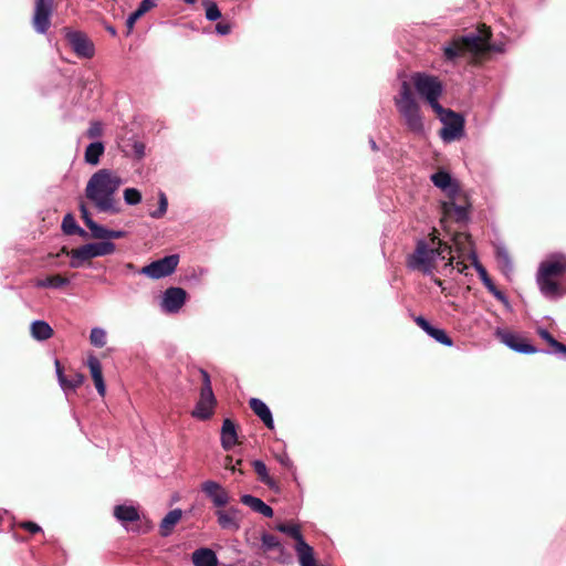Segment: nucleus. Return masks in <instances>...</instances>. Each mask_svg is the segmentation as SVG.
<instances>
[{
  "mask_svg": "<svg viewBox=\"0 0 566 566\" xmlns=\"http://www.w3.org/2000/svg\"><path fill=\"white\" fill-rule=\"evenodd\" d=\"M491 40V28L481 23L478 25L476 32L453 36L443 46V56L447 61L453 63L460 57L469 56L470 64L480 65L483 57L494 50Z\"/></svg>",
  "mask_w": 566,
  "mask_h": 566,
  "instance_id": "1",
  "label": "nucleus"
},
{
  "mask_svg": "<svg viewBox=\"0 0 566 566\" xmlns=\"http://www.w3.org/2000/svg\"><path fill=\"white\" fill-rule=\"evenodd\" d=\"M122 178L111 169H99L88 179L85 187V197L93 203L98 212L117 214L120 212V201L117 191L122 186Z\"/></svg>",
  "mask_w": 566,
  "mask_h": 566,
  "instance_id": "2",
  "label": "nucleus"
},
{
  "mask_svg": "<svg viewBox=\"0 0 566 566\" xmlns=\"http://www.w3.org/2000/svg\"><path fill=\"white\" fill-rule=\"evenodd\" d=\"M537 284L548 298H559L566 294V256L557 254L541 263Z\"/></svg>",
  "mask_w": 566,
  "mask_h": 566,
  "instance_id": "3",
  "label": "nucleus"
},
{
  "mask_svg": "<svg viewBox=\"0 0 566 566\" xmlns=\"http://www.w3.org/2000/svg\"><path fill=\"white\" fill-rule=\"evenodd\" d=\"M395 103L407 128L415 134H422L423 120L420 113V106L416 101L408 82L403 81L401 83L400 92L395 98Z\"/></svg>",
  "mask_w": 566,
  "mask_h": 566,
  "instance_id": "4",
  "label": "nucleus"
},
{
  "mask_svg": "<svg viewBox=\"0 0 566 566\" xmlns=\"http://www.w3.org/2000/svg\"><path fill=\"white\" fill-rule=\"evenodd\" d=\"M437 237H432L430 242L426 240H419L412 254L408 256L407 265L412 269L420 271L424 274H430L434 269V261L437 256H443V251L434 249Z\"/></svg>",
  "mask_w": 566,
  "mask_h": 566,
  "instance_id": "5",
  "label": "nucleus"
},
{
  "mask_svg": "<svg viewBox=\"0 0 566 566\" xmlns=\"http://www.w3.org/2000/svg\"><path fill=\"white\" fill-rule=\"evenodd\" d=\"M411 81L417 93L427 101L434 112H443V106L439 104L443 86L437 76L418 72L411 76Z\"/></svg>",
  "mask_w": 566,
  "mask_h": 566,
  "instance_id": "6",
  "label": "nucleus"
},
{
  "mask_svg": "<svg viewBox=\"0 0 566 566\" xmlns=\"http://www.w3.org/2000/svg\"><path fill=\"white\" fill-rule=\"evenodd\" d=\"M199 374L201 376V387L199 392V399L191 411V416L196 419L206 421L209 420L213 413L214 408L217 406V399L214 397L211 379L208 371L202 368H199Z\"/></svg>",
  "mask_w": 566,
  "mask_h": 566,
  "instance_id": "7",
  "label": "nucleus"
},
{
  "mask_svg": "<svg viewBox=\"0 0 566 566\" xmlns=\"http://www.w3.org/2000/svg\"><path fill=\"white\" fill-rule=\"evenodd\" d=\"M434 113L443 123L440 136L444 142L458 140L464 135V118L461 114L444 107L443 112Z\"/></svg>",
  "mask_w": 566,
  "mask_h": 566,
  "instance_id": "8",
  "label": "nucleus"
},
{
  "mask_svg": "<svg viewBox=\"0 0 566 566\" xmlns=\"http://www.w3.org/2000/svg\"><path fill=\"white\" fill-rule=\"evenodd\" d=\"M54 7L55 0H34L32 27L35 32L45 34L49 31Z\"/></svg>",
  "mask_w": 566,
  "mask_h": 566,
  "instance_id": "9",
  "label": "nucleus"
},
{
  "mask_svg": "<svg viewBox=\"0 0 566 566\" xmlns=\"http://www.w3.org/2000/svg\"><path fill=\"white\" fill-rule=\"evenodd\" d=\"M62 32L65 35L67 44L77 56L85 59L94 56V44L84 32L74 31L67 27L63 28Z\"/></svg>",
  "mask_w": 566,
  "mask_h": 566,
  "instance_id": "10",
  "label": "nucleus"
},
{
  "mask_svg": "<svg viewBox=\"0 0 566 566\" xmlns=\"http://www.w3.org/2000/svg\"><path fill=\"white\" fill-rule=\"evenodd\" d=\"M178 263L179 256L177 254H170L144 266L140 273L150 279L165 277L175 272Z\"/></svg>",
  "mask_w": 566,
  "mask_h": 566,
  "instance_id": "11",
  "label": "nucleus"
},
{
  "mask_svg": "<svg viewBox=\"0 0 566 566\" xmlns=\"http://www.w3.org/2000/svg\"><path fill=\"white\" fill-rule=\"evenodd\" d=\"M469 208L470 203L468 198L461 193V190L459 191V195H454L453 198H449L448 201L442 203L443 214L457 222L468 220Z\"/></svg>",
  "mask_w": 566,
  "mask_h": 566,
  "instance_id": "12",
  "label": "nucleus"
},
{
  "mask_svg": "<svg viewBox=\"0 0 566 566\" xmlns=\"http://www.w3.org/2000/svg\"><path fill=\"white\" fill-rule=\"evenodd\" d=\"M201 491L211 500L216 507L221 509L230 503L229 492L218 482L208 480L201 484Z\"/></svg>",
  "mask_w": 566,
  "mask_h": 566,
  "instance_id": "13",
  "label": "nucleus"
},
{
  "mask_svg": "<svg viewBox=\"0 0 566 566\" xmlns=\"http://www.w3.org/2000/svg\"><path fill=\"white\" fill-rule=\"evenodd\" d=\"M496 336L503 344H505L511 349H513L517 353H523V354L537 353V349L533 345H531L524 337H522L517 334L497 329Z\"/></svg>",
  "mask_w": 566,
  "mask_h": 566,
  "instance_id": "14",
  "label": "nucleus"
},
{
  "mask_svg": "<svg viewBox=\"0 0 566 566\" xmlns=\"http://www.w3.org/2000/svg\"><path fill=\"white\" fill-rule=\"evenodd\" d=\"M216 516L222 530L238 531L240 528L241 512L239 509L231 506L224 510L221 507L216 511Z\"/></svg>",
  "mask_w": 566,
  "mask_h": 566,
  "instance_id": "15",
  "label": "nucleus"
},
{
  "mask_svg": "<svg viewBox=\"0 0 566 566\" xmlns=\"http://www.w3.org/2000/svg\"><path fill=\"white\" fill-rule=\"evenodd\" d=\"M187 292L181 287H168L164 293L163 307L168 313L178 312L185 304Z\"/></svg>",
  "mask_w": 566,
  "mask_h": 566,
  "instance_id": "16",
  "label": "nucleus"
},
{
  "mask_svg": "<svg viewBox=\"0 0 566 566\" xmlns=\"http://www.w3.org/2000/svg\"><path fill=\"white\" fill-rule=\"evenodd\" d=\"M55 369L59 382L64 390H75L84 382V375L74 370H71L69 375L64 374L63 367L60 360H55Z\"/></svg>",
  "mask_w": 566,
  "mask_h": 566,
  "instance_id": "17",
  "label": "nucleus"
},
{
  "mask_svg": "<svg viewBox=\"0 0 566 566\" xmlns=\"http://www.w3.org/2000/svg\"><path fill=\"white\" fill-rule=\"evenodd\" d=\"M433 185L441 190L446 191L448 198H453L459 195L460 188L458 184L451 178L450 174L444 170H439L431 176Z\"/></svg>",
  "mask_w": 566,
  "mask_h": 566,
  "instance_id": "18",
  "label": "nucleus"
},
{
  "mask_svg": "<svg viewBox=\"0 0 566 566\" xmlns=\"http://www.w3.org/2000/svg\"><path fill=\"white\" fill-rule=\"evenodd\" d=\"M472 264L478 271V274L483 282L484 286L488 289V291L493 294L494 297H496L499 301H504L505 295L503 292H501L495 284L493 283L492 279L490 277L486 269L479 262L478 256L475 253H472Z\"/></svg>",
  "mask_w": 566,
  "mask_h": 566,
  "instance_id": "19",
  "label": "nucleus"
},
{
  "mask_svg": "<svg viewBox=\"0 0 566 566\" xmlns=\"http://www.w3.org/2000/svg\"><path fill=\"white\" fill-rule=\"evenodd\" d=\"M238 444L237 424L231 419L223 420L221 428V446L226 451Z\"/></svg>",
  "mask_w": 566,
  "mask_h": 566,
  "instance_id": "20",
  "label": "nucleus"
},
{
  "mask_svg": "<svg viewBox=\"0 0 566 566\" xmlns=\"http://www.w3.org/2000/svg\"><path fill=\"white\" fill-rule=\"evenodd\" d=\"M87 366L90 368V373L98 395L104 397L106 394V385L103 378L102 365L99 360L95 356H91L87 359Z\"/></svg>",
  "mask_w": 566,
  "mask_h": 566,
  "instance_id": "21",
  "label": "nucleus"
},
{
  "mask_svg": "<svg viewBox=\"0 0 566 566\" xmlns=\"http://www.w3.org/2000/svg\"><path fill=\"white\" fill-rule=\"evenodd\" d=\"M249 406L252 411L262 420L266 428L273 429L274 422L269 407L259 398H251Z\"/></svg>",
  "mask_w": 566,
  "mask_h": 566,
  "instance_id": "22",
  "label": "nucleus"
},
{
  "mask_svg": "<svg viewBox=\"0 0 566 566\" xmlns=\"http://www.w3.org/2000/svg\"><path fill=\"white\" fill-rule=\"evenodd\" d=\"M113 514L123 525H126L127 523H135L140 520L137 507L133 505H116Z\"/></svg>",
  "mask_w": 566,
  "mask_h": 566,
  "instance_id": "23",
  "label": "nucleus"
},
{
  "mask_svg": "<svg viewBox=\"0 0 566 566\" xmlns=\"http://www.w3.org/2000/svg\"><path fill=\"white\" fill-rule=\"evenodd\" d=\"M181 517L182 511L180 509H175L168 512V514L160 522L159 534L163 537L169 536Z\"/></svg>",
  "mask_w": 566,
  "mask_h": 566,
  "instance_id": "24",
  "label": "nucleus"
},
{
  "mask_svg": "<svg viewBox=\"0 0 566 566\" xmlns=\"http://www.w3.org/2000/svg\"><path fill=\"white\" fill-rule=\"evenodd\" d=\"M240 501L251 507L254 512H258L262 514L265 517H272L273 516V509L265 504L261 499L255 497L250 494H244L241 496Z\"/></svg>",
  "mask_w": 566,
  "mask_h": 566,
  "instance_id": "25",
  "label": "nucleus"
},
{
  "mask_svg": "<svg viewBox=\"0 0 566 566\" xmlns=\"http://www.w3.org/2000/svg\"><path fill=\"white\" fill-rule=\"evenodd\" d=\"M195 566H218L216 553L210 548H199L192 553Z\"/></svg>",
  "mask_w": 566,
  "mask_h": 566,
  "instance_id": "26",
  "label": "nucleus"
},
{
  "mask_svg": "<svg viewBox=\"0 0 566 566\" xmlns=\"http://www.w3.org/2000/svg\"><path fill=\"white\" fill-rule=\"evenodd\" d=\"M294 548L301 566H317L314 549L305 541L295 543Z\"/></svg>",
  "mask_w": 566,
  "mask_h": 566,
  "instance_id": "27",
  "label": "nucleus"
},
{
  "mask_svg": "<svg viewBox=\"0 0 566 566\" xmlns=\"http://www.w3.org/2000/svg\"><path fill=\"white\" fill-rule=\"evenodd\" d=\"M452 240L457 251L462 255L467 254L472 261V253L475 252L473 251L471 235L464 232H455Z\"/></svg>",
  "mask_w": 566,
  "mask_h": 566,
  "instance_id": "28",
  "label": "nucleus"
},
{
  "mask_svg": "<svg viewBox=\"0 0 566 566\" xmlns=\"http://www.w3.org/2000/svg\"><path fill=\"white\" fill-rule=\"evenodd\" d=\"M71 268L77 269L82 265V262L93 259L88 244H84L80 248L72 249L70 252Z\"/></svg>",
  "mask_w": 566,
  "mask_h": 566,
  "instance_id": "29",
  "label": "nucleus"
},
{
  "mask_svg": "<svg viewBox=\"0 0 566 566\" xmlns=\"http://www.w3.org/2000/svg\"><path fill=\"white\" fill-rule=\"evenodd\" d=\"M52 327L44 321H34L31 324V335L36 340H46L53 336Z\"/></svg>",
  "mask_w": 566,
  "mask_h": 566,
  "instance_id": "30",
  "label": "nucleus"
},
{
  "mask_svg": "<svg viewBox=\"0 0 566 566\" xmlns=\"http://www.w3.org/2000/svg\"><path fill=\"white\" fill-rule=\"evenodd\" d=\"M105 147L102 142L91 143L84 154V159L90 165H97L99 163L101 156L104 154Z\"/></svg>",
  "mask_w": 566,
  "mask_h": 566,
  "instance_id": "31",
  "label": "nucleus"
},
{
  "mask_svg": "<svg viewBox=\"0 0 566 566\" xmlns=\"http://www.w3.org/2000/svg\"><path fill=\"white\" fill-rule=\"evenodd\" d=\"M252 467L258 474L259 480L271 490L277 489L276 482L269 475L265 463L261 460L252 461Z\"/></svg>",
  "mask_w": 566,
  "mask_h": 566,
  "instance_id": "32",
  "label": "nucleus"
},
{
  "mask_svg": "<svg viewBox=\"0 0 566 566\" xmlns=\"http://www.w3.org/2000/svg\"><path fill=\"white\" fill-rule=\"evenodd\" d=\"M62 230L67 235L78 234L80 237L86 238L87 232L83 230L75 221L71 213H67L62 221Z\"/></svg>",
  "mask_w": 566,
  "mask_h": 566,
  "instance_id": "33",
  "label": "nucleus"
},
{
  "mask_svg": "<svg viewBox=\"0 0 566 566\" xmlns=\"http://www.w3.org/2000/svg\"><path fill=\"white\" fill-rule=\"evenodd\" d=\"M537 334L551 346L553 353L566 355V345L556 340L548 331L538 328Z\"/></svg>",
  "mask_w": 566,
  "mask_h": 566,
  "instance_id": "34",
  "label": "nucleus"
},
{
  "mask_svg": "<svg viewBox=\"0 0 566 566\" xmlns=\"http://www.w3.org/2000/svg\"><path fill=\"white\" fill-rule=\"evenodd\" d=\"M88 247L93 258L108 255L115 251V244L111 241L88 243Z\"/></svg>",
  "mask_w": 566,
  "mask_h": 566,
  "instance_id": "35",
  "label": "nucleus"
},
{
  "mask_svg": "<svg viewBox=\"0 0 566 566\" xmlns=\"http://www.w3.org/2000/svg\"><path fill=\"white\" fill-rule=\"evenodd\" d=\"M275 530L289 535L290 537L295 539L296 543L305 541L301 533L300 526L296 524L279 523L277 525H275Z\"/></svg>",
  "mask_w": 566,
  "mask_h": 566,
  "instance_id": "36",
  "label": "nucleus"
},
{
  "mask_svg": "<svg viewBox=\"0 0 566 566\" xmlns=\"http://www.w3.org/2000/svg\"><path fill=\"white\" fill-rule=\"evenodd\" d=\"M66 284H69L67 277H65L61 274H54V275L46 276L44 280L38 281L36 286L59 289Z\"/></svg>",
  "mask_w": 566,
  "mask_h": 566,
  "instance_id": "37",
  "label": "nucleus"
},
{
  "mask_svg": "<svg viewBox=\"0 0 566 566\" xmlns=\"http://www.w3.org/2000/svg\"><path fill=\"white\" fill-rule=\"evenodd\" d=\"M426 333L440 344L447 346H451L453 344L452 339L447 335V333L443 329L430 325Z\"/></svg>",
  "mask_w": 566,
  "mask_h": 566,
  "instance_id": "38",
  "label": "nucleus"
},
{
  "mask_svg": "<svg viewBox=\"0 0 566 566\" xmlns=\"http://www.w3.org/2000/svg\"><path fill=\"white\" fill-rule=\"evenodd\" d=\"M261 541H262V547L265 551L277 549V551L282 552V545L276 536H274L272 534L264 533L261 537Z\"/></svg>",
  "mask_w": 566,
  "mask_h": 566,
  "instance_id": "39",
  "label": "nucleus"
},
{
  "mask_svg": "<svg viewBox=\"0 0 566 566\" xmlns=\"http://www.w3.org/2000/svg\"><path fill=\"white\" fill-rule=\"evenodd\" d=\"M90 342L95 347H104L106 344V333L104 329L95 327L91 331Z\"/></svg>",
  "mask_w": 566,
  "mask_h": 566,
  "instance_id": "40",
  "label": "nucleus"
},
{
  "mask_svg": "<svg viewBox=\"0 0 566 566\" xmlns=\"http://www.w3.org/2000/svg\"><path fill=\"white\" fill-rule=\"evenodd\" d=\"M168 208V200L164 192L159 193V202H158V209L155 211H151L149 214L151 218L159 219L165 216Z\"/></svg>",
  "mask_w": 566,
  "mask_h": 566,
  "instance_id": "41",
  "label": "nucleus"
},
{
  "mask_svg": "<svg viewBox=\"0 0 566 566\" xmlns=\"http://www.w3.org/2000/svg\"><path fill=\"white\" fill-rule=\"evenodd\" d=\"M205 7H206V18L209 21H216L221 18V11L219 10L216 2L207 1L205 3Z\"/></svg>",
  "mask_w": 566,
  "mask_h": 566,
  "instance_id": "42",
  "label": "nucleus"
},
{
  "mask_svg": "<svg viewBox=\"0 0 566 566\" xmlns=\"http://www.w3.org/2000/svg\"><path fill=\"white\" fill-rule=\"evenodd\" d=\"M87 228L91 230L93 238L99 240L107 239L108 229L99 226L95 221H90V226Z\"/></svg>",
  "mask_w": 566,
  "mask_h": 566,
  "instance_id": "43",
  "label": "nucleus"
},
{
  "mask_svg": "<svg viewBox=\"0 0 566 566\" xmlns=\"http://www.w3.org/2000/svg\"><path fill=\"white\" fill-rule=\"evenodd\" d=\"M124 199L128 205H137L142 201V193L135 188H126L124 190Z\"/></svg>",
  "mask_w": 566,
  "mask_h": 566,
  "instance_id": "44",
  "label": "nucleus"
},
{
  "mask_svg": "<svg viewBox=\"0 0 566 566\" xmlns=\"http://www.w3.org/2000/svg\"><path fill=\"white\" fill-rule=\"evenodd\" d=\"M103 134V127L99 122H91L88 129L86 130V137L94 139L101 137Z\"/></svg>",
  "mask_w": 566,
  "mask_h": 566,
  "instance_id": "45",
  "label": "nucleus"
},
{
  "mask_svg": "<svg viewBox=\"0 0 566 566\" xmlns=\"http://www.w3.org/2000/svg\"><path fill=\"white\" fill-rule=\"evenodd\" d=\"M15 525L31 534H36L42 531V528L36 523H34L32 521L19 522Z\"/></svg>",
  "mask_w": 566,
  "mask_h": 566,
  "instance_id": "46",
  "label": "nucleus"
},
{
  "mask_svg": "<svg viewBox=\"0 0 566 566\" xmlns=\"http://www.w3.org/2000/svg\"><path fill=\"white\" fill-rule=\"evenodd\" d=\"M156 7L155 0H143L135 12L142 18L148 11Z\"/></svg>",
  "mask_w": 566,
  "mask_h": 566,
  "instance_id": "47",
  "label": "nucleus"
},
{
  "mask_svg": "<svg viewBox=\"0 0 566 566\" xmlns=\"http://www.w3.org/2000/svg\"><path fill=\"white\" fill-rule=\"evenodd\" d=\"M496 258H497L499 263L503 268H511V259H510L509 253L505 250L499 249L496 252Z\"/></svg>",
  "mask_w": 566,
  "mask_h": 566,
  "instance_id": "48",
  "label": "nucleus"
},
{
  "mask_svg": "<svg viewBox=\"0 0 566 566\" xmlns=\"http://www.w3.org/2000/svg\"><path fill=\"white\" fill-rule=\"evenodd\" d=\"M231 30H232V24L229 22L221 21L216 24V31L221 35L229 34L231 32Z\"/></svg>",
  "mask_w": 566,
  "mask_h": 566,
  "instance_id": "49",
  "label": "nucleus"
},
{
  "mask_svg": "<svg viewBox=\"0 0 566 566\" xmlns=\"http://www.w3.org/2000/svg\"><path fill=\"white\" fill-rule=\"evenodd\" d=\"M81 218L83 219L86 227L90 226V221H94L84 203L80 205Z\"/></svg>",
  "mask_w": 566,
  "mask_h": 566,
  "instance_id": "50",
  "label": "nucleus"
},
{
  "mask_svg": "<svg viewBox=\"0 0 566 566\" xmlns=\"http://www.w3.org/2000/svg\"><path fill=\"white\" fill-rule=\"evenodd\" d=\"M140 19V17L134 11L129 14V17L126 20V27L128 32H130L136 23V21Z\"/></svg>",
  "mask_w": 566,
  "mask_h": 566,
  "instance_id": "51",
  "label": "nucleus"
},
{
  "mask_svg": "<svg viewBox=\"0 0 566 566\" xmlns=\"http://www.w3.org/2000/svg\"><path fill=\"white\" fill-rule=\"evenodd\" d=\"M134 154L137 158H143L145 155V145L143 143L136 142L133 145Z\"/></svg>",
  "mask_w": 566,
  "mask_h": 566,
  "instance_id": "52",
  "label": "nucleus"
},
{
  "mask_svg": "<svg viewBox=\"0 0 566 566\" xmlns=\"http://www.w3.org/2000/svg\"><path fill=\"white\" fill-rule=\"evenodd\" d=\"M434 249H440L441 251H443V256L446 258L444 253H451L452 250H451V247L448 245L447 243L442 242L440 239H436V244H434Z\"/></svg>",
  "mask_w": 566,
  "mask_h": 566,
  "instance_id": "53",
  "label": "nucleus"
},
{
  "mask_svg": "<svg viewBox=\"0 0 566 566\" xmlns=\"http://www.w3.org/2000/svg\"><path fill=\"white\" fill-rule=\"evenodd\" d=\"M415 322L416 324L421 328L423 329L424 332H427V329L430 327V323L423 317V316H417L415 317Z\"/></svg>",
  "mask_w": 566,
  "mask_h": 566,
  "instance_id": "54",
  "label": "nucleus"
},
{
  "mask_svg": "<svg viewBox=\"0 0 566 566\" xmlns=\"http://www.w3.org/2000/svg\"><path fill=\"white\" fill-rule=\"evenodd\" d=\"M126 235L125 231L122 230H108L107 239H122Z\"/></svg>",
  "mask_w": 566,
  "mask_h": 566,
  "instance_id": "55",
  "label": "nucleus"
},
{
  "mask_svg": "<svg viewBox=\"0 0 566 566\" xmlns=\"http://www.w3.org/2000/svg\"><path fill=\"white\" fill-rule=\"evenodd\" d=\"M233 459L231 455H227L224 460V467L226 469H229L231 471H235V465H233Z\"/></svg>",
  "mask_w": 566,
  "mask_h": 566,
  "instance_id": "56",
  "label": "nucleus"
},
{
  "mask_svg": "<svg viewBox=\"0 0 566 566\" xmlns=\"http://www.w3.org/2000/svg\"><path fill=\"white\" fill-rule=\"evenodd\" d=\"M455 268L460 273H464V271L468 269V265L463 261H458Z\"/></svg>",
  "mask_w": 566,
  "mask_h": 566,
  "instance_id": "57",
  "label": "nucleus"
},
{
  "mask_svg": "<svg viewBox=\"0 0 566 566\" xmlns=\"http://www.w3.org/2000/svg\"><path fill=\"white\" fill-rule=\"evenodd\" d=\"M280 461L286 468H290L292 465V461L287 457L282 458Z\"/></svg>",
  "mask_w": 566,
  "mask_h": 566,
  "instance_id": "58",
  "label": "nucleus"
},
{
  "mask_svg": "<svg viewBox=\"0 0 566 566\" xmlns=\"http://www.w3.org/2000/svg\"><path fill=\"white\" fill-rule=\"evenodd\" d=\"M70 252H71V250H69L66 247H63V248L61 249V252H60L57 255H60V254H66V255H70Z\"/></svg>",
  "mask_w": 566,
  "mask_h": 566,
  "instance_id": "59",
  "label": "nucleus"
},
{
  "mask_svg": "<svg viewBox=\"0 0 566 566\" xmlns=\"http://www.w3.org/2000/svg\"><path fill=\"white\" fill-rule=\"evenodd\" d=\"M241 463H242V460H241V459H239V460H237V462H235V464H234V465H235V471L238 470L241 474H243V471H242L241 469H238V468H239V465H241Z\"/></svg>",
  "mask_w": 566,
  "mask_h": 566,
  "instance_id": "60",
  "label": "nucleus"
},
{
  "mask_svg": "<svg viewBox=\"0 0 566 566\" xmlns=\"http://www.w3.org/2000/svg\"><path fill=\"white\" fill-rule=\"evenodd\" d=\"M370 144H371V148H373L374 150H376V149L378 148V147H377V145H376V143H375L374 140H371V142H370Z\"/></svg>",
  "mask_w": 566,
  "mask_h": 566,
  "instance_id": "61",
  "label": "nucleus"
},
{
  "mask_svg": "<svg viewBox=\"0 0 566 566\" xmlns=\"http://www.w3.org/2000/svg\"><path fill=\"white\" fill-rule=\"evenodd\" d=\"M13 537H14L17 541H20V539H21L17 533H13Z\"/></svg>",
  "mask_w": 566,
  "mask_h": 566,
  "instance_id": "62",
  "label": "nucleus"
},
{
  "mask_svg": "<svg viewBox=\"0 0 566 566\" xmlns=\"http://www.w3.org/2000/svg\"><path fill=\"white\" fill-rule=\"evenodd\" d=\"M186 3H195L196 0H184Z\"/></svg>",
  "mask_w": 566,
  "mask_h": 566,
  "instance_id": "63",
  "label": "nucleus"
},
{
  "mask_svg": "<svg viewBox=\"0 0 566 566\" xmlns=\"http://www.w3.org/2000/svg\"><path fill=\"white\" fill-rule=\"evenodd\" d=\"M109 32H111L112 34H115V30H114L113 28H109Z\"/></svg>",
  "mask_w": 566,
  "mask_h": 566,
  "instance_id": "64",
  "label": "nucleus"
}]
</instances>
